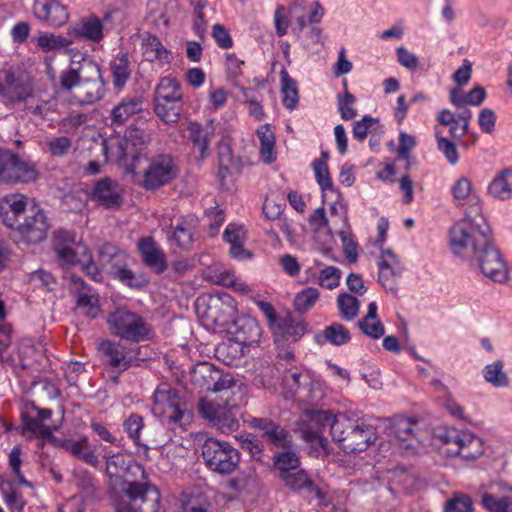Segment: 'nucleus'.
<instances>
[{"instance_id":"obj_46","label":"nucleus","mask_w":512,"mask_h":512,"mask_svg":"<svg viewBox=\"0 0 512 512\" xmlns=\"http://www.w3.org/2000/svg\"><path fill=\"white\" fill-rule=\"evenodd\" d=\"M417 421L407 417H396L393 420L391 430L394 436L402 443L408 442L414 438V428Z\"/></svg>"},{"instance_id":"obj_44","label":"nucleus","mask_w":512,"mask_h":512,"mask_svg":"<svg viewBox=\"0 0 512 512\" xmlns=\"http://www.w3.org/2000/svg\"><path fill=\"white\" fill-rule=\"evenodd\" d=\"M65 449L79 460L93 467H97L100 463L95 452L82 441H68L65 443Z\"/></svg>"},{"instance_id":"obj_4","label":"nucleus","mask_w":512,"mask_h":512,"mask_svg":"<svg viewBox=\"0 0 512 512\" xmlns=\"http://www.w3.org/2000/svg\"><path fill=\"white\" fill-rule=\"evenodd\" d=\"M111 333L120 339L140 343L151 337V328L145 319L128 309L118 308L107 316Z\"/></svg>"},{"instance_id":"obj_7","label":"nucleus","mask_w":512,"mask_h":512,"mask_svg":"<svg viewBox=\"0 0 512 512\" xmlns=\"http://www.w3.org/2000/svg\"><path fill=\"white\" fill-rule=\"evenodd\" d=\"M207 468L221 475L233 473L240 462V454L230 443L208 438L201 446Z\"/></svg>"},{"instance_id":"obj_64","label":"nucleus","mask_w":512,"mask_h":512,"mask_svg":"<svg viewBox=\"0 0 512 512\" xmlns=\"http://www.w3.org/2000/svg\"><path fill=\"white\" fill-rule=\"evenodd\" d=\"M358 324L361 331L373 339L384 335V326L379 320H360Z\"/></svg>"},{"instance_id":"obj_36","label":"nucleus","mask_w":512,"mask_h":512,"mask_svg":"<svg viewBox=\"0 0 512 512\" xmlns=\"http://www.w3.org/2000/svg\"><path fill=\"white\" fill-rule=\"evenodd\" d=\"M487 193L495 199H510L512 197V168H505L498 172L488 185Z\"/></svg>"},{"instance_id":"obj_60","label":"nucleus","mask_w":512,"mask_h":512,"mask_svg":"<svg viewBox=\"0 0 512 512\" xmlns=\"http://www.w3.org/2000/svg\"><path fill=\"white\" fill-rule=\"evenodd\" d=\"M72 141L66 136H60L48 142V151L52 156L61 157L69 152Z\"/></svg>"},{"instance_id":"obj_35","label":"nucleus","mask_w":512,"mask_h":512,"mask_svg":"<svg viewBox=\"0 0 512 512\" xmlns=\"http://www.w3.org/2000/svg\"><path fill=\"white\" fill-rule=\"evenodd\" d=\"M256 134L260 141L259 153L265 164L273 163L277 158L275 149L276 137L272 126L268 123L259 126Z\"/></svg>"},{"instance_id":"obj_37","label":"nucleus","mask_w":512,"mask_h":512,"mask_svg":"<svg viewBox=\"0 0 512 512\" xmlns=\"http://www.w3.org/2000/svg\"><path fill=\"white\" fill-rule=\"evenodd\" d=\"M280 450V452L275 453L272 457L273 467L278 472L279 479L301 466V461L295 451V447Z\"/></svg>"},{"instance_id":"obj_22","label":"nucleus","mask_w":512,"mask_h":512,"mask_svg":"<svg viewBox=\"0 0 512 512\" xmlns=\"http://www.w3.org/2000/svg\"><path fill=\"white\" fill-rule=\"evenodd\" d=\"M196 227V220L192 217L176 219L166 230L168 242L182 250H189L195 241Z\"/></svg>"},{"instance_id":"obj_53","label":"nucleus","mask_w":512,"mask_h":512,"mask_svg":"<svg viewBox=\"0 0 512 512\" xmlns=\"http://www.w3.org/2000/svg\"><path fill=\"white\" fill-rule=\"evenodd\" d=\"M144 427V420L138 414H131L123 423L124 431L136 446H141V431Z\"/></svg>"},{"instance_id":"obj_59","label":"nucleus","mask_w":512,"mask_h":512,"mask_svg":"<svg viewBox=\"0 0 512 512\" xmlns=\"http://www.w3.org/2000/svg\"><path fill=\"white\" fill-rule=\"evenodd\" d=\"M473 505L471 498L465 494H457L449 499L444 508V512H472Z\"/></svg>"},{"instance_id":"obj_40","label":"nucleus","mask_w":512,"mask_h":512,"mask_svg":"<svg viewBox=\"0 0 512 512\" xmlns=\"http://www.w3.org/2000/svg\"><path fill=\"white\" fill-rule=\"evenodd\" d=\"M188 131L189 138L194 147L199 150L200 157L205 158L209 154V144L213 133L197 122H191Z\"/></svg>"},{"instance_id":"obj_24","label":"nucleus","mask_w":512,"mask_h":512,"mask_svg":"<svg viewBox=\"0 0 512 512\" xmlns=\"http://www.w3.org/2000/svg\"><path fill=\"white\" fill-rule=\"evenodd\" d=\"M92 200L106 209L118 208L122 203V188L117 181L103 178L95 183Z\"/></svg>"},{"instance_id":"obj_42","label":"nucleus","mask_w":512,"mask_h":512,"mask_svg":"<svg viewBox=\"0 0 512 512\" xmlns=\"http://www.w3.org/2000/svg\"><path fill=\"white\" fill-rule=\"evenodd\" d=\"M23 429L41 438L47 439L53 435V432L57 430V427H52L42 423L38 417L32 412L30 407L27 408L26 412L22 413L21 416Z\"/></svg>"},{"instance_id":"obj_27","label":"nucleus","mask_w":512,"mask_h":512,"mask_svg":"<svg viewBox=\"0 0 512 512\" xmlns=\"http://www.w3.org/2000/svg\"><path fill=\"white\" fill-rule=\"evenodd\" d=\"M27 206V197L22 194H9L0 201V217L9 228H14L21 219Z\"/></svg>"},{"instance_id":"obj_18","label":"nucleus","mask_w":512,"mask_h":512,"mask_svg":"<svg viewBox=\"0 0 512 512\" xmlns=\"http://www.w3.org/2000/svg\"><path fill=\"white\" fill-rule=\"evenodd\" d=\"M102 362L119 371L127 370L134 360L133 351L114 340H103L98 347Z\"/></svg>"},{"instance_id":"obj_34","label":"nucleus","mask_w":512,"mask_h":512,"mask_svg":"<svg viewBox=\"0 0 512 512\" xmlns=\"http://www.w3.org/2000/svg\"><path fill=\"white\" fill-rule=\"evenodd\" d=\"M153 100L161 102H184L180 81L170 75L161 77L155 87Z\"/></svg>"},{"instance_id":"obj_45","label":"nucleus","mask_w":512,"mask_h":512,"mask_svg":"<svg viewBox=\"0 0 512 512\" xmlns=\"http://www.w3.org/2000/svg\"><path fill=\"white\" fill-rule=\"evenodd\" d=\"M72 44V41L61 35H54L50 32H42L37 38V46L43 52L65 49Z\"/></svg>"},{"instance_id":"obj_2","label":"nucleus","mask_w":512,"mask_h":512,"mask_svg":"<svg viewBox=\"0 0 512 512\" xmlns=\"http://www.w3.org/2000/svg\"><path fill=\"white\" fill-rule=\"evenodd\" d=\"M490 228L482 219V224L465 216L449 230V248L456 257L472 260L475 252L490 239Z\"/></svg>"},{"instance_id":"obj_56","label":"nucleus","mask_w":512,"mask_h":512,"mask_svg":"<svg viewBox=\"0 0 512 512\" xmlns=\"http://www.w3.org/2000/svg\"><path fill=\"white\" fill-rule=\"evenodd\" d=\"M341 270L334 266H328L322 269L318 276V283L321 287L333 290L340 284Z\"/></svg>"},{"instance_id":"obj_16","label":"nucleus","mask_w":512,"mask_h":512,"mask_svg":"<svg viewBox=\"0 0 512 512\" xmlns=\"http://www.w3.org/2000/svg\"><path fill=\"white\" fill-rule=\"evenodd\" d=\"M144 480V482H126L124 494L131 502L146 506V508L139 507L133 512H157L160 506V492L155 485L147 481V478Z\"/></svg>"},{"instance_id":"obj_58","label":"nucleus","mask_w":512,"mask_h":512,"mask_svg":"<svg viewBox=\"0 0 512 512\" xmlns=\"http://www.w3.org/2000/svg\"><path fill=\"white\" fill-rule=\"evenodd\" d=\"M310 377L307 372L298 368L289 370L284 375V382L290 391L296 392L302 386L308 384Z\"/></svg>"},{"instance_id":"obj_26","label":"nucleus","mask_w":512,"mask_h":512,"mask_svg":"<svg viewBox=\"0 0 512 512\" xmlns=\"http://www.w3.org/2000/svg\"><path fill=\"white\" fill-rule=\"evenodd\" d=\"M82 75V83L93 82L94 91L86 92L87 103H93L103 98L106 82L103 79L102 70L99 64L90 59H84L78 68Z\"/></svg>"},{"instance_id":"obj_11","label":"nucleus","mask_w":512,"mask_h":512,"mask_svg":"<svg viewBox=\"0 0 512 512\" xmlns=\"http://www.w3.org/2000/svg\"><path fill=\"white\" fill-rule=\"evenodd\" d=\"M469 261L475 262L481 273L495 282L504 283L508 278L506 262L500 251L492 244L491 238L486 242V245L475 252L472 260Z\"/></svg>"},{"instance_id":"obj_31","label":"nucleus","mask_w":512,"mask_h":512,"mask_svg":"<svg viewBox=\"0 0 512 512\" xmlns=\"http://www.w3.org/2000/svg\"><path fill=\"white\" fill-rule=\"evenodd\" d=\"M98 261L102 270L112 276L119 269L125 267L129 261V255L114 244L104 243L99 248Z\"/></svg>"},{"instance_id":"obj_43","label":"nucleus","mask_w":512,"mask_h":512,"mask_svg":"<svg viewBox=\"0 0 512 512\" xmlns=\"http://www.w3.org/2000/svg\"><path fill=\"white\" fill-rule=\"evenodd\" d=\"M319 343L327 342L334 346H341L348 343L351 339L349 330L340 323H332L327 326L322 334L317 335Z\"/></svg>"},{"instance_id":"obj_17","label":"nucleus","mask_w":512,"mask_h":512,"mask_svg":"<svg viewBox=\"0 0 512 512\" xmlns=\"http://www.w3.org/2000/svg\"><path fill=\"white\" fill-rule=\"evenodd\" d=\"M144 480V482H126L124 494L131 502L146 506V508L139 507L133 512H157L160 506V492L155 485L147 481V478Z\"/></svg>"},{"instance_id":"obj_9","label":"nucleus","mask_w":512,"mask_h":512,"mask_svg":"<svg viewBox=\"0 0 512 512\" xmlns=\"http://www.w3.org/2000/svg\"><path fill=\"white\" fill-rule=\"evenodd\" d=\"M178 174V167L171 155L158 154L151 158L144 170L141 186L146 190H157L171 183Z\"/></svg>"},{"instance_id":"obj_47","label":"nucleus","mask_w":512,"mask_h":512,"mask_svg":"<svg viewBox=\"0 0 512 512\" xmlns=\"http://www.w3.org/2000/svg\"><path fill=\"white\" fill-rule=\"evenodd\" d=\"M344 93L337 96V108L341 118L345 121L353 119L357 115L354 108L356 97L348 91L347 82H343Z\"/></svg>"},{"instance_id":"obj_29","label":"nucleus","mask_w":512,"mask_h":512,"mask_svg":"<svg viewBox=\"0 0 512 512\" xmlns=\"http://www.w3.org/2000/svg\"><path fill=\"white\" fill-rule=\"evenodd\" d=\"M137 245L142 261L147 267L157 274H162L167 269L166 256L153 238H140Z\"/></svg>"},{"instance_id":"obj_21","label":"nucleus","mask_w":512,"mask_h":512,"mask_svg":"<svg viewBox=\"0 0 512 512\" xmlns=\"http://www.w3.org/2000/svg\"><path fill=\"white\" fill-rule=\"evenodd\" d=\"M33 15L41 22L61 27L69 19L67 7L59 0H34Z\"/></svg>"},{"instance_id":"obj_54","label":"nucleus","mask_w":512,"mask_h":512,"mask_svg":"<svg viewBox=\"0 0 512 512\" xmlns=\"http://www.w3.org/2000/svg\"><path fill=\"white\" fill-rule=\"evenodd\" d=\"M81 83L82 75H80V71L78 68L70 66L60 72L57 87L60 91H70Z\"/></svg>"},{"instance_id":"obj_1","label":"nucleus","mask_w":512,"mask_h":512,"mask_svg":"<svg viewBox=\"0 0 512 512\" xmlns=\"http://www.w3.org/2000/svg\"><path fill=\"white\" fill-rule=\"evenodd\" d=\"M317 420L323 427H329L333 440L339 443L345 453L365 451L377 439L376 429L364 419L353 420L345 414L334 415L321 411Z\"/></svg>"},{"instance_id":"obj_28","label":"nucleus","mask_w":512,"mask_h":512,"mask_svg":"<svg viewBox=\"0 0 512 512\" xmlns=\"http://www.w3.org/2000/svg\"><path fill=\"white\" fill-rule=\"evenodd\" d=\"M106 463V473L109 478L119 477L124 471L139 473L143 479L148 478L143 465L136 461H132L125 454L117 452H107L104 456Z\"/></svg>"},{"instance_id":"obj_15","label":"nucleus","mask_w":512,"mask_h":512,"mask_svg":"<svg viewBox=\"0 0 512 512\" xmlns=\"http://www.w3.org/2000/svg\"><path fill=\"white\" fill-rule=\"evenodd\" d=\"M377 267L379 284L387 291L396 294L398 281L405 270L399 257L391 249H381Z\"/></svg>"},{"instance_id":"obj_39","label":"nucleus","mask_w":512,"mask_h":512,"mask_svg":"<svg viewBox=\"0 0 512 512\" xmlns=\"http://www.w3.org/2000/svg\"><path fill=\"white\" fill-rule=\"evenodd\" d=\"M184 102H161L153 100V112L167 125L178 123L183 111Z\"/></svg>"},{"instance_id":"obj_3","label":"nucleus","mask_w":512,"mask_h":512,"mask_svg":"<svg viewBox=\"0 0 512 512\" xmlns=\"http://www.w3.org/2000/svg\"><path fill=\"white\" fill-rule=\"evenodd\" d=\"M197 409L200 416L221 433H233L240 427L239 406L230 403L228 396L225 399L201 398Z\"/></svg>"},{"instance_id":"obj_49","label":"nucleus","mask_w":512,"mask_h":512,"mask_svg":"<svg viewBox=\"0 0 512 512\" xmlns=\"http://www.w3.org/2000/svg\"><path fill=\"white\" fill-rule=\"evenodd\" d=\"M319 299V291L315 287H306L294 298V308L299 313L309 311Z\"/></svg>"},{"instance_id":"obj_38","label":"nucleus","mask_w":512,"mask_h":512,"mask_svg":"<svg viewBox=\"0 0 512 512\" xmlns=\"http://www.w3.org/2000/svg\"><path fill=\"white\" fill-rule=\"evenodd\" d=\"M110 70L115 89L122 90L131 76L130 61L127 53L117 54L110 62Z\"/></svg>"},{"instance_id":"obj_48","label":"nucleus","mask_w":512,"mask_h":512,"mask_svg":"<svg viewBox=\"0 0 512 512\" xmlns=\"http://www.w3.org/2000/svg\"><path fill=\"white\" fill-rule=\"evenodd\" d=\"M483 377L486 382L494 387H506L509 384V379L503 371L502 361H495L492 364L486 365L483 369Z\"/></svg>"},{"instance_id":"obj_14","label":"nucleus","mask_w":512,"mask_h":512,"mask_svg":"<svg viewBox=\"0 0 512 512\" xmlns=\"http://www.w3.org/2000/svg\"><path fill=\"white\" fill-rule=\"evenodd\" d=\"M154 411L163 414L169 423L182 424L185 411L178 392L168 384L159 385L154 394Z\"/></svg>"},{"instance_id":"obj_62","label":"nucleus","mask_w":512,"mask_h":512,"mask_svg":"<svg viewBox=\"0 0 512 512\" xmlns=\"http://www.w3.org/2000/svg\"><path fill=\"white\" fill-rule=\"evenodd\" d=\"M396 56L400 65L410 71H415L419 66V58L405 47H398Z\"/></svg>"},{"instance_id":"obj_13","label":"nucleus","mask_w":512,"mask_h":512,"mask_svg":"<svg viewBox=\"0 0 512 512\" xmlns=\"http://www.w3.org/2000/svg\"><path fill=\"white\" fill-rule=\"evenodd\" d=\"M192 382L204 391L222 392L230 389L234 380L209 362H200L191 371Z\"/></svg>"},{"instance_id":"obj_5","label":"nucleus","mask_w":512,"mask_h":512,"mask_svg":"<svg viewBox=\"0 0 512 512\" xmlns=\"http://www.w3.org/2000/svg\"><path fill=\"white\" fill-rule=\"evenodd\" d=\"M150 136L143 130L130 126L124 139L116 143L104 141L103 151L108 159L133 165L146 150Z\"/></svg>"},{"instance_id":"obj_12","label":"nucleus","mask_w":512,"mask_h":512,"mask_svg":"<svg viewBox=\"0 0 512 512\" xmlns=\"http://www.w3.org/2000/svg\"><path fill=\"white\" fill-rule=\"evenodd\" d=\"M248 423L250 428L261 432L270 450L294 448L292 433L279 422L268 417H252Z\"/></svg>"},{"instance_id":"obj_61","label":"nucleus","mask_w":512,"mask_h":512,"mask_svg":"<svg viewBox=\"0 0 512 512\" xmlns=\"http://www.w3.org/2000/svg\"><path fill=\"white\" fill-rule=\"evenodd\" d=\"M21 463V448L19 446H14L9 453V466L13 474L15 475L16 479L21 484L29 486L30 484L26 481L23 473L21 472Z\"/></svg>"},{"instance_id":"obj_6","label":"nucleus","mask_w":512,"mask_h":512,"mask_svg":"<svg viewBox=\"0 0 512 512\" xmlns=\"http://www.w3.org/2000/svg\"><path fill=\"white\" fill-rule=\"evenodd\" d=\"M34 92V84L29 74L20 70H0V102L5 107L27 103Z\"/></svg>"},{"instance_id":"obj_50","label":"nucleus","mask_w":512,"mask_h":512,"mask_svg":"<svg viewBox=\"0 0 512 512\" xmlns=\"http://www.w3.org/2000/svg\"><path fill=\"white\" fill-rule=\"evenodd\" d=\"M337 306L341 317L351 321L358 315L360 303L351 294L342 293L337 298Z\"/></svg>"},{"instance_id":"obj_63","label":"nucleus","mask_w":512,"mask_h":512,"mask_svg":"<svg viewBox=\"0 0 512 512\" xmlns=\"http://www.w3.org/2000/svg\"><path fill=\"white\" fill-rule=\"evenodd\" d=\"M212 37L216 44L222 49H229L233 46V40L228 30L222 24H214Z\"/></svg>"},{"instance_id":"obj_55","label":"nucleus","mask_w":512,"mask_h":512,"mask_svg":"<svg viewBox=\"0 0 512 512\" xmlns=\"http://www.w3.org/2000/svg\"><path fill=\"white\" fill-rule=\"evenodd\" d=\"M312 168L315 175L316 182L322 191H332L333 182L329 173L327 163L323 160H314Z\"/></svg>"},{"instance_id":"obj_51","label":"nucleus","mask_w":512,"mask_h":512,"mask_svg":"<svg viewBox=\"0 0 512 512\" xmlns=\"http://www.w3.org/2000/svg\"><path fill=\"white\" fill-rule=\"evenodd\" d=\"M482 505L490 512H512V498L507 496L497 497L485 493L482 497Z\"/></svg>"},{"instance_id":"obj_33","label":"nucleus","mask_w":512,"mask_h":512,"mask_svg":"<svg viewBox=\"0 0 512 512\" xmlns=\"http://www.w3.org/2000/svg\"><path fill=\"white\" fill-rule=\"evenodd\" d=\"M143 104L141 96L124 97L111 111V124L124 125L132 116L143 111Z\"/></svg>"},{"instance_id":"obj_23","label":"nucleus","mask_w":512,"mask_h":512,"mask_svg":"<svg viewBox=\"0 0 512 512\" xmlns=\"http://www.w3.org/2000/svg\"><path fill=\"white\" fill-rule=\"evenodd\" d=\"M68 34L76 39L99 43L105 37V27L97 15L91 14L76 21L68 29Z\"/></svg>"},{"instance_id":"obj_8","label":"nucleus","mask_w":512,"mask_h":512,"mask_svg":"<svg viewBox=\"0 0 512 512\" xmlns=\"http://www.w3.org/2000/svg\"><path fill=\"white\" fill-rule=\"evenodd\" d=\"M436 437L446 445L447 454L460 456L464 459H476L483 453L482 440L473 433L454 427L439 429Z\"/></svg>"},{"instance_id":"obj_20","label":"nucleus","mask_w":512,"mask_h":512,"mask_svg":"<svg viewBox=\"0 0 512 512\" xmlns=\"http://www.w3.org/2000/svg\"><path fill=\"white\" fill-rule=\"evenodd\" d=\"M13 228L17 230L23 239L29 244H36L46 238L49 229L48 218L43 210L32 211V214L23 218Z\"/></svg>"},{"instance_id":"obj_32","label":"nucleus","mask_w":512,"mask_h":512,"mask_svg":"<svg viewBox=\"0 0 512 512\" xmlns=\"http://www.w3.org/2000/svg\"><path fill=\"white\" fill-rule=\"evenodd\" d=\"M141 50L144 58L149 62L169 64L172 60V53L166 49L160 39L149 32L141 35Z\"/></svg>"},{"instance_id":"obj_52","label":"nucleus","mask_w":512,"mask_h":512,"mask_svg":"<svg viewBox=\"0 0 512 512\" xmlns=\"http://www.w3.org/2000/svg\"><path fill=\"white\" fill-rule=\"evenodd\" d=\"M304 330L305 328L301 323H296L292 319H282L279 320L277 327L274 328V334L277 335L280 333L286 337L287 340L292 338L293 341H296L303 335Z\"/></svg>"},{"instance_id":"obj_57","label":"nucleus","mask_w":512,"mask_h":512,"mask_svg":"<svg viewBox=\"0 0 512 512\" xmlns=\"http://www.w3.org/2000/svg\"><path fill=\"white\" fill-rule=\"evenodd\" d=\"M436 142L438 150L444 155L446 160L451 165H456L459 162V154L456 145L439 134L436 133Z\"/></svg>"},{"instance_id":"obj_41","label":"nucleus","mask_w":512,"mask_h":512,"mask_svg":"<svg viewBox=\"0 0 512 512\" xmlns=\"http://www.w3.org/2000/svg\"><path fill=\"white\" fill-rule=\"evenodd\" d=\"M280 82L283 105L289 110H294L299 102L297 82L289 76L285 69L280 73Z\"/></svg>"},{"instance_id":"obj_25","label":"nucleus","mask_w":512,"mask_h":512,"mask_svg":"<svg viewBox=\"0 0 512 512\" xmlns=\"http://www.w3.org/2000/svg\"><path fill=\"white\" fill-rule=\"evenodd\" d=\"M280 480L286 487L295 492H305L307 495L319 500L320 504H325L326 495L314 483L309 474L301 468L284 475Z\"/></svg>"},{"instance_id":"obj_10","label":"nucleus","mask_w":512,"mask_h":512,"mask_svg":"<svg viewBox=\"0 0 512 512\" xmlns=\"http://www.w3.org/2000/svg\"><path fill=\"white\" fill-rule=\"evenodd\" d=\"M38 177L35 166L17 154L8 151H0V183L31 182Z\"/></svg>"},{"instance_id":"obj_19","label":"nucleus","mask_w":512,"mask_h":512,"mask_svg":"<svg viewBox=\"0 0 512 512\" xmlns=\"http://www.w3.org/2000/svg\"><path fill=\"white\" fill-rule=\"evenodd\" d=\"M228 334L229 339L239 344L242 350L244 347H252L258 344L261 328L254 318L241 316L229 326Z\"/></svg>"},{"instance_id":"obj_30","label":"nucleus","mask_w":512,"mask_h":512,"mask_svg":"<svg viewBox=\"0 0 512 512\" xmlns=\"http://www.w3.org/2000/svg\"><path fill=\"white\" fill-rule=\"evenodd\" d=\"M76 285V307L86 316L95 319L100 313L99 296L81 278H73Z\"/></svg>"}]
</instances>
